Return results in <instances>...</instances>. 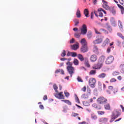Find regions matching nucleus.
Listing matches in <instances>:
<instances>
[{"mask_svg": "<svg viewBox=\"0 0 124 124\" xmlns=\"http://www.w3.org/2000/svg\"><path fill=\"white\" fill-rule=\"evenodd\" d=\"M122 112H121V110L119 109H115L113 112L112 114L111 115V119L109 121V123H113L114 121H115V119L119 118Z\"/></svg>", "mask_w": 124, "mask_h": 124, "instance_id": "1", "label": "nucleus"}, {"mask_svg": "<svg viewBox=\"0 0 124 124\" xmlns=\"http://www.w3.org/2000/svg\"><path fill=\"white\" fill-rule=\"evenodd\" d=\"M88 83L90 87L92 89H93V88H95V84H96V79L94 78H91L89 79Z\"/></svg>", "mask_w": 124, "mask_h": 124, "instance_id": "2", "label": "nucleus"}, {"mask_svg": "<svg viewBox=\"0 0 124 124\" xmlns=\"http://www.w3.org/2000/svg\"><path fill=\"white\" fill-rule=\"evenodd\" d=\"M88 31V29L87 28V25L83 24L82 25L81 28L80 29L81 34L83 35H85L87 34V32Z\"/></svg>", "mask_w": 124, "mask_h": 124, "instance_id": "3", "label": "nucleus"}, {"mask_svg": "<svg viewBox=\"0 0 124 124\" xmlns=\"http://www.w3.org/2000/svg\"><path fill=\"white\" fill-rule=\"evenodd\" d=\"M113 62H114V56L110 55L107 58L105 62L106 64H110Z\"/></svg>", "mask_w": 124, "mask_h": 124, "instance_id": "4", "label": "nucleus"}, {"mask_svg": "<svg viewBox=\"0 0 124 124\" xmlns=\"http://www.w3.org/2000/svg\"><path fill=\"white\" fill-rule=\"evenodd\" d=\"M67 70L68 73L70 74V77H72V75L74 74L75 72V69L73 67H67Z\"/></svg>", "mask_w": 124, "mask_h": 124, "instance_id": "5", "label": "nucleus"}, {"mask_svg": "<svg viewBox=\"0 0 124 124\" xmlns=\"http://www.w3.org/2000/svg\"><path fill=\"white\" fill-rule=\"evenodd\" d=\"M97 101L100 104H103V103L107 102V99L105 98L103 96H101L97 99Z\"/></svg>", "mask_w": 124, "mask_h": 124, "instance_id": "6", "label": "nucleus"}, {"mask_svg": "<svg viewBox=\"0 0 124 124\" xmlns=\"http://www.w3.org/2000/svg\"><path fill=\"white\" fill-rule=\"evenodd\" d=\"M62 93H63L62 92H60L55 93L54 95L58 99H64V95Z\"/></svg>", "mask_w": 124, "mask_h": 124, "instance_id": "7", "label": "nucleus"}, {"mask_svg": "<svg viewBox=\"0 0 124 124\" xmlns=\"http://www.w3.org/2000/svg\"><path fill=\"white\" fill-rule=\"evenodd\" d=\"M90 62H95L97 61V56L95 54L91 55L90 57Z\"/></svg>", "mask_w": 124, "mask_h": 124, "instance_id": "8", "label": "nucleus"}, {"mask_svg": "<svg viewBox=\"0 0 124 124\" xmlns=\"http://www.w3.org/2000/svg\"><path fill=\"white\" fill-rule=\"evenodd\" d=\"M80 51L82 53H86L89 51V47L88 46H81Z\"/></svg>", "mask_w": 124, "mask_h": 124, "instance_id": "9", "label": "nucleus"}, {"mask_svg": "<svg viewBox=\"0 0 124 124\" xmlns=\"http://www.w3.org/2000/svg\"><path fill=\"white\" fill-rule=\"evenodd\" d=\"M102 66H103V65H102L101 64H100L97 62V63L94 64L93 66V69H100V68H101V67H102Z\"/></svg>", "mask_w": 124, "mask_h": 124, "instance_id": "10", "label": "nucleus"}, {"mask_svg": "<svg viewBox=\"0 0 124 124\" xmlns=\"http://www.w3.org/2000/svg\"><path fill=\"white\" fill-rule=\"evenodd\" d=\"M105 60V57L104 56H101L98 60V63H100V64L103 65Z\"/></svg>", "mask_w": 124, "mask_h": 124, "instance_id": "11", "label": "nucleus"}, {"mask_svg": "<svg viewBox=\"0 0 124 124\" xmlns=\"http://www.w3.org/2000/svg\"><path fill=\"white\" fill-rule=\"evenodd\" d=\"M102 0V2H103V7H104V8H105L106 10H109V9H110V7H109V6H108V4H107L108 2L104 0Z\"/></svg>", "mask_w": 124, "mask_h": 124, "instance_id": "12", "label": "nucleus"}, {"mask_svg": "<svg viewBox=\"0 0 124 124\" xmlns=\"http://www.w3.org/2000/svg\"><path fill=\"white\" fill-rule=\"evenodd\" d=\"M84 62L85 66L88 68L91 67V65H90V63H89V59L87 58H85Z\"/></svg>", "mask_w": 124, "mask_h": 124, "instance_id": "13", "label": "nucleus"}, {"mask_svg": "<svg viewBox=\"0 0 124 124\" xmlns=\"http://www.w3.org/2000/svg\"><path fill=\"white\" fill-rule=\"evenodd\" d=\"M102 41H103V40L102 39V38H100L93 41V43H94V44H99L101 43Z\"/></svg>", "mask_w": 124, "mask_h": 124, "instance_id": "14", "label": "nucleus"}, {"mask_svg": "<svg viewBox=\"0 0 124 124\" xmlns=\"http://www.w3.org/2000/svg\"><path fill=\"white\" fill-rule=\"evenodd\" d=\"M78 48H79V44L77 43V44H75L73 46H71V49H72V50H77V49H78Z\"/></svg>", "mask_w": 124, "mask_h": 124, "instance_id": "15", "label": "nucleus"}, {"mask_svg": "<svg viewBox=\"0 0 124 124\" xmlns=\"http://www.w3.org/2000/svg\"><path fill=\"white\" fill-rule=\"evenodd\" d=\"M78 58L80 62H84L85 61V58L81 54H78Z\"/></svg>", "mask_w": 124, "mask_h": 124, "instance_id": "16", "label": "nucleus"}, {"mask_svg": "<svg viewBox=\"0 0 124 124\" xmlns=\"http://www.w3.org/2000/svg\"><path fill=\"white\" fill-rule=\"evenodd\" d=\"M100 123H107L108 122V118L105 117H102L99 120Z\"/></svg>", "mask_w": 124, "mask_h": 124, "instance_id": "17", "label": "nucleus"}, {"mask_svg": "<svg viewBox=\"0 0 124 124\" xmlns=\"http://www.w3.org/2000/svg\"><path fill=\"white\" fill-rule=\"evenodd\" d=\"M80 43L82 46H87V41H86V39L83 38L80 41Z\"/></svg>", "mask_w": 124, "mask_h": 124, "instance_id": "18", "label": "nucleus"}, {"mask_svg": "<svg viewBox=\"0 0 124 124\" xmlns=\"http://www.w3.org/2000/svg\"><path fill=\"white\" fill-rule=\"evenodd\" d=\"M109 43H110V40L108 38H107L104 41L103 43V46H106L108 44H109Z\"/></svg>", "mask_w": 124, "mask_h": 124, "instance_id": "19", "label": "nucleus"}, {"mask_svg": "<svg viewBox=\"0 0 124 124\" xmlns=\"http://www.w3.org/2000/svg\"><path fill=\"white\" fill-rule=\"evenodd\" d=\"M76 15L77 18H81V12L80 11V10H79V8H78Z\"/></svg>", "mask_w": 124, "mask_h": 124, "instance_id": "20", "label": "nucleus"}, {"mask_svg": "<svg viewBox=\"0 0 124 124\" xmlns=\"http://www.w3.org/2000/svg\"><path fill=\"white\" fill-rule=\"evenodd\" d=\"M93 52L95 53V54L98 53V48H97V46H93Z\"/></svg>", "mask_w": 124, "mask_h": 124, "instance_id": "21", "label": "nucleus"}, {"mask_svg": "<svg viewBox=\"0 0 124 124\" xmlns=\"http://www.w3.org/2000/svg\"><path fill=\"white\" fill-rule=\"evenodd\" d=\"M84 14L86 17L88 18V17H89V10L88 9H85L84 10Z\"/></svg>", "mask_w": 124, "mask_h": 124, "instance_id": "22", "label": "nucleus"}, {"mask_svg": "<svg viewBox=\"0 0 124 124\" xmlns=\"http://www.w3.org/2000/svg\"><path fill=\"white\" fill-rule=\"evenodd\" d=\"M73 63L75 65H79V61L75 58L73 61Z\"/></svg>", "mask_w": 124, "mask_h": 124, "instance_id": "23", "label": "nucleus"}, {"mask_svg": "<svg viewBox=\"0 0 124 124\" xmlns=\"http://www.w3.org/2000/svg\"><path fill=\"white\" fill-rule=\"evenodd\" d=\"M92 34H93L92 33V31H88L87 34V36L89 39H90V38H92Z\"/></svg>", "mask_w": 124, "mask_h": 124, "instance_id": "24", "label": "nucleus"}, {"mask_svg": "<svg viewBox=\"0 0 124 124\" xmlns=\"http://www.w3.org/2000/svg\"><path fill=\"white\" fill-rule=\"evenodd\" d=\"M99 78H105V77H106V74L105 73H102L100 74L99 76H98Z\"/></svg>", "mask_w": 124, "mask_h": 124, "instance_id": "25", "label": "nucleus"}, {"mask_svg": "<svg viewBox=\"0 0 124 124\" xmlns=\"http://www.w3.org/2000/svg\"><path fill=\"white\" fill-rule=\"evenodd\" d=\"M117 35L120 38H122L123 40H124V36L122 34V33L118 32L117 33Z\"/></svg>", "mask_w": 124, "mask_h": 124, "instance_id": "26", "label": "nucleus"}, {"mask_svg": "<svg viewBox=\"0 0 124 124\" xmlns=\"http://www.w3.org/2000/svg\"><path fill=\"white\" fill-rule=\"evenodd\" d=\"M96 71L94 70H91L89 73L90 75H95Z\"/></svg>", "mask_w": 124, "mask_h": 124, "instance_id": "27", "label": "nucleus"}, {"mask_svg": "<svg viewBox=\"0 0 124 124\" xmlns=\"http://www.w3.org/2000/svg\"><path fill=\"white\" fill-rule=\"evenodd\" d=\"M104 107L106 110H110V104H107L106 105H105Z\"/></svg>", "mask_w": 124, "mask_h": 124, "instance_id": "28", "label": "nucleus"}, {"mask_svg": "<svg viewBox=\"0 0 124 124\" xmlns=\"http://www.w3.org/2000/svg\"><path fill=\"white\" fill-rule=\"evenodd\" d=\"M53 89L54 90H55L56 93H59V91H58V86H57L56 84H54L53 86Z\"/></svg>", "mask_w": 124, "mask_h": 124, "instance_id": "29", "label": "nucleus"}, {"mask_svg": "<svg viewBox=\"0 0 124 124\" xmlns=\"http://www.w3.org/2000/svg\"><path fill=\"white\" fill-rule=\"evenodd\" d=\"M81 33H76L74 34V36L75 37H76L77 38H80V37L81 36Z\"/></svg>", "mask_w": 124, "mask_h": 124, "instance_id": "30", "label": "nucleus"}, {"mask_svg": "<svg viewBox=\"0 0 124 124\" xmlns=\"http://www.w3.org/2000/svg\"><path fill=\"white\" fill-rule=\"evenodd\" d=\"M117 6L119 8H121L122 12H124V8L123 7V6L119 4H117Z\"/></svg>", "mask_w": 124, "mask_h": 124, "instance_id": "31", "label": "nucleus"}, {"mask_svg": "<svg viewBox=\"0 0 124 124\" xmlns=\"http://www.w3.org/2000/svg\"><path fill=\"white\" fill-rule=\"evenodd\" d=\"M66 64L67 65H68V66H67V67H73V66H72V63H71V62H68L66 63Z\"/></svg>", "mask_w": 124, "mask_h": 124, "instance_id": "32", "label": "nucleus"}, {"mask_svg": "<svg viewBox=\"0 0 124 124\" xmlns=\"http://www.w3.org/2000/svg\"><path fill=\"white\" fill-rule=\"evenodd\" d=\"M119 74H120V73L117 71H114L112 73L113 76H118V75H119Z\"/></svg>", "mask_w": 124, "mask_h": 124, "instance_id": "33", "label": "nucleus"}, {"mask_svg": "<svg viewBox=\"0 0 124 124\" xmlns=\"http://www.w3.org/2000/svg\"><path fill=\"white\" fill-rule=\"evenodd\" d=\"M118 26L120 29H123L124 28V26H123V25L122 24V22L121 21H118Z\"/></svg>", "mask_w": 124, "mask_h": 124, "instance_id": "34", "label": "nucleus"}, {"mask_svg": "<svg viewBox=\"0 0 124 124\" xmlns=\"http://www.w3.org/2000/svg\"><path fill=\"white\" fill-rule=\"evenodd\" d=\"M66 55V51L65 50H63L61 54L62 57H65Z\"/></svg>", "mask_w": 124, "mask_h": 124, "instance_id": "35", "label": "nucleus"}, {"mask_svg": "<svg viewBox=\"0 0 124 124\" xmlns=\"http://www.w3.org/2000/svg\"><path fill=\"white\" fill-rule=\"evenodd\" d=\"M97 113L99 116H101L102 115H104V114H105V112L102 111H98Z\"/></svg>", "mask_w": 124, "mask_h": 124, "instance_id": "36", "label": "nucleus"}, {"mask_svg": "<svg viewBox=\"0 0 124 124\" xmlns=\"http://www.w3.org/2000/svg\"><path fill=\"white\" fill-rule=\"evenodd\" d=\"M81 97L82 98H84V99H87L89 97V96H88L87 94H83L82 95Z\"/></svg>", "mask_w": 124, "mask_h": 124, "instance_id": "37", "label": "nucleus"}, {"mask_svg": "<svg viewBox=\"0 0 124 124\" xmlns=\"http://www.w3.org/2000/svg\"><path fill=\"white\" fill-rule=\"evenodd\" d=\"M94 30L96 34H101V32L98 31V30L95 28H94Z\"/></svg>", "mask_w": 124, "mask_h": 124, "instance_id": "38", "label": "nucleus"}, {"mask_svg": "<svg viewBox=\"0 0 124 124\" xmlns=\"http://www.w3.org/2000/svg\"><path fill=\"white\" fill-rule=\"evenodd\" d=\"M117 81V79L115 78H112L110 80V83H113L114 82H116Z\"/></svg>", "mask_w": 124, "mask_h": 124, "instance_id": "39", "label": "nucleus"}, {"mask_svg": "<svg viewBox=\"0 0 124 124\" xmlns=\"http://www.w3.org/2000/svg\"><path fill=\"white\" fill-rule=\"evenodd\" d=\"M91 117L93 119V120H96V119H97V117L94 114H92Z\"/></svg>", "mask_w": 124, "mask_h": 124, "instance_id": "40", "label": "nucleus"}, {"mask_svg": "<svg viewBox=\"0 0 124 124\" xmlns=\"http://www.w3.org/2000/svg\"><path fill=\"white\" fill-rule=\"evenodd\" d=\"M71 56L73 57H77V53L76 52H72Z\"/></svg>", "mask_w": 124, "mask_h": 124, "instance_id": "41", "label": "nucleus"}, {"mask_svg": "<svg viewBox=\"0 0 124 124\" xmlns=\"http://www.w3.org/2000/svg\"><path fill=\"white\" fill-rule=\"evenodd\" d=\"M75 26H77L79 24V20L78 19H75L74 21Z\"/></svg>", "mask_w": 124, "mask_h": 124, "instance_id": "42", "label": "nucleus"}, {"mask_svg": "<svg viewBox=\"0 0 124 124\" xmlns=\"http://www.w3.org/2000/svg\"><path fill=\"white\" fill-rule=\"evenodd\" d=\"M77 116H79V114L76 113L75 112L72 113V117H77Z\"/></svg>", "mask_w": 124, "mask_h": 124, "instance_id": "43", "label": "nucleus"}, {"mask_svg": "<svg viewBox=\"0 0 124 124\" xmlns=\"http://www.w3.org/2000/svg\"><path fill=\"white\" fill-rule=\"evenodd\" d=\"M113 89H114V87L112 86H108V90L110 92H112V91H113Z\"/></svg>", "mask_w": 124, "mask_h": 124, "instance_id": "44", "label": "nucleus"}, {"mask_svg": "<svg viewBox=\"0 0 124 124\" xmlns=\"http://www.w3.org/2000/svg\"><path fill=\"white\" fill-rule=\"evenodd\" d=\"M119 1L120 3L122 4V5L124 6V0H119Z\"/></svg>", "mask_w": 124, "mask_h": 124, "instance_id": "45", "label": "nucleus"}, {"mask_svg": "<svg viewBox=\"0 0 124 124\" xmlns=\"http://www.w3.org/2000/svg\"><path fill=\"white\" fill-rule=\"evenodd\" d=\"M77 80L78 82H83V80H82V78H80V77H78L77 78Z\"/></svg>", "mask_w": 124, "mask_h": 124, "instance_id": "46", "label": "nucleus"}, {"mask_svg": "<svg viewBox=\"0 0 124 124\" xmlns=\"http://www.w3.org/2000/svg\"><path fill=\"white\" fill-rule=\"evenodd\" d=\"M106 27L107 29H109L110 30H111V26H110L109 23H106Z\"/></svg>", "mask_w": 124, "mask_h": 124, "instance_id": "47", "label": "nucleus"}, {"mask_svg": "<svg viewBox=\"0 0 124 124\" xmlns=\"http://www.w3.org/2000/svg\"><path fill=\"white\" fill-rule=\"evenodd\" d=\"M76 100L77 102L80 103V101L79 100V98H78V96H77V95H76Z\"/></svg>", "mask_w": 124, "mask_h": 124, "instance_id": "48", "label": "nucleus"}, {"mask_svg": "<svg viewBox=\"0 0 124 124\" xmlns=\"http://www.w3.org/2000/svg\"><path fill=\"white\" fill-rule=\"evenodd\" d=\"M111 12L113 15H115V14H116V10L112 9L111 11Z\"/></svg>", "mask_w": 124, "mask_h": 124, "instance_id": "49", "label": "nucleus"}, {"mask_svg": "<svg viewBox=\"0 0 124 124\" xmlns=\"http://www.w3.org/2000/svg\"><path fill=\"white\" fill-rule=\"evenodd\" d=\"M64 94L66 97H68V96H69V93L68 92H64Z\"/></svg>", "mask_w": 124, "mask_h": 124, "instance_id": "50", "label": "nucleus"}, {"mask_svg": "<svg viewBox=\"0 0 124 124\" xmlns=\"http://www.w3.org/2000/svg\"><path fill=\"white\" fill-rule=\"evenodd\" d=\"M120 68L122 69V70H123V71H124V64H122L120 65Z\"/></svg>", "mask_w": 124, "mask_h": 124, "instance_id": "51", "label": "nucleus"}, {"mask_svg": "<svg viewBox=\"0 0 124 124\" xmlns=\"http://www.w3.org/2000/svg\"><path fill=\"white\" fill-rule=\"evenodd\" d=\"M92 1L94 5H95L97 3V0H92Z\"/></svg>", "mask_w": 124, "mask_h": 124, "instance_id": "52", "label": "nucleus"}, {"mask_svg": "<svg viewBox=\"0 0 124 124\" xmlns=\"http://www.w3.org/2000/svg\"><path fill=\"white\" fill-rule=\"evenodd\" d=\"M56 74H58V73H61V69H57L55 71Z\"/></svg>", "mask_w": 124, "mask_h": 124, "instance_id": "53", "label": "nucleus"}, {"mask_svg": "<svg viewBox=\"0 0 124 124\" xmlns=\"http://www.w3.org/2000/svg\"><path fill=\"white\" fill-rule=\"evenodd\" d=\"M86 86H84L83 88L81 89V90L82 91V92H84V93L86 92Z\"/></svg>", "mask_w": 124, "mask_h": 124, "instance_id": "54", "label": "nucleus"}, {"mask_svg": "<svg viewBox=\"0 0 124 124\" xmlns=\"http://www.w3.org/2000/svg\"><path fill=\"white\" fill-rule=\"evenodd\" d=\"M74 41H75V40H74V38H72L70 40V43L71 44L74 43Z\"/></svg>", "mask_w": 124, "mask_h": 124, "instance_id": "55", "label": "nucleus"}, {"mask_svg": "<svg viewBox=\"0 0 124 124\" xmlns=\"http://www.w3.org/2000/svg\"><path fill=\"white\" fill-rule=\"evenodd\" d=\"M107 52V53H110L111 52V47H108Z\"/></svg>", "mask_w": 124, "mask_h": 124, "instance_id": "56", "label": "nucleus"}, {"mask_svg": "<svg viewBox=\"0 0 124 124\" xmlns=\"http://www.w3.org/2000/svg\"><path fill=\"white\" fill-rule=\"evenodd\" d=\"M72 52H70L68 51L67 54V56L68 57H69V56H72Z\"/></svg>", "mask_w": 124, "mask_h": 124, "instance_id": "57", "label": "nucleus"}, {"mask_svg": "<svg viewBox=\"0 0 124 124\" xmlns=\"http://www.w3.org/2000/svg\"><path fill=\"white\" fill-rule=\"evenodd\" d=\"M47 99H48V98L47 97V95H46L44 96L43 100H47Z\"/></svg>", "mask_w": 124, "mask_h": 124, "instance_id": "58", "label": "nucleus"}, {"mask_svg": "<svg viewBox=\"0 0 124 124\" xmlns=\"http://www.w3.org/2000/svg\"><path fill=\"white\" fill-rule=\"evenodd\" d=\"M99 14L100 17H103V13L102 12H99Z\"/></svg>", "mask_w": 124, "mask_h": 124, "instance_id": "59", "label": "nucleus"}, {"mask_svg": "<svg viewBox=\"0 0 124 124\" xmlns=\"http://www.w3.org/2000/svg\"><path fill=\"white\" fill-rule=\"evenodd\" d=\"M60 73H61V74L64 75V71H63V70L61 69V70H60Z\"/></svg>", "mask_w": 124, "mask_h": 124, "instance_id": "60", "label": "nucleus"}, {"mask_svg": "<svg viewBox=\"0 0 124 124\" xmlns=\"http://www.w3.org/2000/svg\"><path fill=\"white\" fill-rule=\"evenodd\" d=\"M120 107H121V108H122V112H124V106H123V105H120Z\"/></svg>", "mask_w": 124, "mask_h": 124, "instance_id": "61", "label": "nucleus"}, {"mask_svg": "<svg viewBox=\"0 0 124 124\" xmlns=\"http://www.w3.org/2000/svg\"><path fill=\"white\" fill-rule=\"evenodd\" d=\"M39 108H40V109H44V107L42 105H40L39 106Z\"/></svg>", "mask_w": 124, "mask_h": 124, "instance_id": "62", "label": "nucleus"}, {"mask_svg": "<svg viewBox=\"0 0 124 124\" xmlns=\"http://www.w3.org/2000/svg\"><path fill=\"white\" fill-rule=\"evenodd\" d=\"M117 79H118V80H119L120 81H121V80H122V76H118V77H117Z\"/></svg>", "mask_w": 124, "mask_h": 124, "instance_id": "63", "label": "nucleus"}, {"mask_svg": "<svg viewBox=\"0 0 124 124\" xmlns=\"http://www.w3.org/2000/svg\"><path fill=\"white\" fill-rule=\"evenodd\" d=\"M79 124H87V123H86V122H83L81 123H79Z\"/></svg>", "mask_w": 124, "mask_h": 124, "instance_id": "64", "label": "nucleus"}]
</instances>
